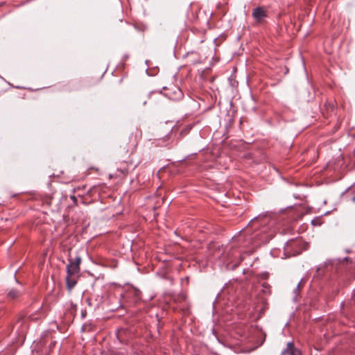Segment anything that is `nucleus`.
<instances>
[{
	"mask_svg": "<svg viewBox=\"0 0 355 355\" xmlns=\"http://www.w3.org/2000/svg\"><path fill=\"white\" fill-rule=\"evenodd\" d=\"M70 198L72 200V201L73 202V205H77V198H76V197L75 196H71Z\"/></svg>",
	"mask_w": 355,
	"mask_h": 355,
	"instance_id": "nucleus-9",
	"label": "nucleus"
},
{
	"mask_svg": "<svg viewBox=\"0 0 355 355\" xmlns=\"http://www.w3.org/2000/svg\"><path fill=\"white\" fill-rule=\"evenodd\" d=\"M252 16L256 22L261 23L267 17V10L263 7H257L253 10Z\"/></svg>",
	"mask_w": 355,
	"mask_h": 355,
	"instance_id": "nucleus-4",
	"label": "nucleus"
},
{
	"mask_svg": "<svg viewBox=\"0 0 355 355\" xmlns=\"http://www.w3.org/2000/svg\"><path fill=\"white\" fill-rule=\"evenodd\" d=\"M272 236L270 235L266 234V233L263 234L261 237L259 239V243H267L271 239Z\"/></svg>",
	"mask_w": 355,
	"mask_h": 355,
	"instance_id": "nucleus-8",
	"label": "nucleus"
},
{
	"mask_svg": "<svg viewBox=\"0 0 355 355\" xmlns=\"http://www.w3.org/2000/svg\"><path fill=\"white\" fill-rule=\"evenodd\" d=\"M21 295V292L19 291L12 289L8 293V297L10 300L17 299Z\"/></svg>",
	"mask_w": 355,
	"mask_h": 355,
	"instance_id": "nucleus-7",
	"label": "nucleus"
},
{
	"mask_svg": "<svg viewBox=\"0 0 355 355\" xmlns=\"http://www.w3.org/2000/svg\"><path fill=\"white\" fill-rule=\"evenodd\" d=\"M80 263L81 258L76 257L74 260L69 259V263L67 265L66 284L69 291H71L77 284L78 275L80 270Z\"/></svg>",
	"mask_w": 355,
	"mask_h": 355,
	"instance_id": "nucleus-2",
	"label": "nucleus"
},
{
	"mask_svg": "<svg viewBox=\"0 0 355 355\" xmlns=\"http://www.w3.org/2000/svg\"><path fill=\"white\" fill-rule=\"evenodd\" d=\"M354 200H355V197H354Z\"/></svg>",
	"mask_w": 355,
	"mask_h": 355,
	"instance_id": "nucleus-12",
	"label": "nucleus"
},
{
	"mask_svg": "<svg viewBox=\"0 0 355 355\" xmlns=\"http://www.w3.org/2000/svg\"><path fill=\"white\" fill-rule=\"evenodd\" d=\"M141 138V130L135 128L132 130L128 137L123 139L120 145V149L123 157L128 155V157L117 164L116 171L114 175L125 177L129 173L130 167L135 168L139 165V160L134 159L132 156L136 152L138 144ZM112 176L113 175H110V177Z\"/></svg>",
	"mask_w": 355,
	"mask_h": 355,
	"instance_id": "nucleus-1",
	"label": "nucleus"
},
{
	"mask_svg": "<svg viewBox=\"0 0 355 355\" xmlns=\"http://www.w3.org/2000/svg\"><path fill=\"white\" fill-rule=\"evenodd\" d=\"M85 188H86V186H85V185L83 186L82 187H76V188H74V192H76V191H78L80 190V189H85Z\"/></svg>",
	"mask_w": 355,
	"mask_h": 355,
	"instance_id": "nucleus-10",
	"label": "nucleus"
},
{
	"mask_svg": "<svg viewBox=\"0 0 355 355\" xmlns=\"http://www.w3.org/2000/svg\"><path fill=\"white\" fill-rule=\"evenodd\" d=\"M164 95L172 101H178L182 98L183 93L177 86L171 85L168 88H164Z\"/></svg>",
	"mask_w": 355,
	"mask_h": 355,
	"instance_id": "nucleus-3",
	"label": "nucleus"
},
{
	"mask_svg": "<svg viewBox=\"0 0 355 355\" xmlns=\"http://www.w3.org/2000/svg\"><path fill=\"white\" fill-rule=\"evenodd\" d=\"M293 352L295 354H300L301 352L295 347L293 342H288L286 345V348L282 352L281 355H286L287 354L293 355Z\"/></svg>",
	"mask_w": 355,
	"mask_h": 355,
	"instance_id": "nucleus-6",
	"label": "nucleus"
},
{
	"mask_svg": "<svg viewBox=\"0 0 355 355\" xmlns=\"http://www.w3.org/2000/svg\"><path fill=\"white\" fill-rule=\"evenodd\" d=\"M101 188L99 186H94L87 191V196L92 198L91 201L96 200L100 194Z\"/></svg>",
	"mask_w": 355,
	"mask_h": 355,
	"instance_id": "nucleus-5",
	"label": "nucleus"
},
{
	"mask_svg": "<svg viewBox=\"0 0 355 355\" xmlns=\"http://www.w3.org/2000/svg\"><path fill=\"white\" fill-rule=\"evenodd\" d=\"M295 352H293V355H302V354H301V353H300V354H295Z\"/></svg>",
	"mask_w": 355,
	"mask_h": 355,
	"instance_id": "nucleus-11",
	"label": "nucleus"
}]
</instances>
